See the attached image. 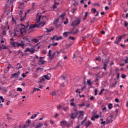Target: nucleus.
I'll return each mask as SVG.
<instances>
[{"mask_svg":"<svg viewBox=\"0 0 128 128\" xmlns=\"http://www.w3.org/2000/svg\"><path fill=\"white\" fill-rule=\"evenodd\" d=\"M46 16H42L41 15H38L37 14L36 16V23L34 25H31L30 26V29L34 28H42L46 24Z\"/></svg>","mask_w":128,"mask_h":128,"instance_id":"obj_1","label":"nucleus"},{"mask_svg":"<svg viewBox=\"0 0 128 128\" xmlns=\"http://www.w3.org/2000/svg\"><path fill=\"white\" fill-rule=\"evenodd\" d=\"M23 32H26V26L22 24H20L14 30V36H20Z\"/></svg>","mask_w":128,"mask_h":128,"instance_id":"obj_2","label":"nucleus"},{"mask_svg":"<svg viewBox=\"0 0 128 128\" xmlns=\"http://www.w3.org/2000/svg\"><path fill=\"white\" fill-rule=\"evenodd\" d=\"M60 54V52H52V50H50L48 54V56L50 60H52V58H56V56H59Z\"/></svg>","mask_w":128,"mask_h":128,"instance_id":"obj_3","label":"nucleus"},{"mask_svg":"<svg viewBox=\"0 0 128 128\" xmlns=\"http://www.w3.org/2000/svg\"><path fill=\"white\" fill-rule=\"evenodd\" d=\"M10 44H11V46H14L15 48H20H20H24V42H21V43L16 42L14 41L13 38L10 39Z\"/></svg>","mask_w":128,"mask_h":128,"instance_id":"obj_4","label":"nucleus"},{"mask_svg":"<svg viewBox=\"0 0 128 128\" xmlns=\"http://www.w3.org/2000/svg\"><path fill=\"white\" fill-rule=\"evenodd\" d=\"M32 6V9L31 10L30 9L28 10V11L25 13V14L24 16H22V10L20 11L19 14L20 16V20L22 21L24 20L26 18V14H28V12H30V10H34V4H33Z\"/></svg>","mask_w":128,"mask_h":128,"instance_id":"obj_5","label":"nucleus"},{"mask_svg":"<svg viewBox=\"0 0 128 128\" xmlns=\"http://www.w3.org/2000/svg\"><path fill=\"white\" fill-rule=\"evenodd\" d=\"M29 52L32 54H34L36 52V48L34 46H32L31 48H26L24 52Z\"/></svg>","mask_w":128,"mask_h":128,"instance_id":"obj_6","label":"nucleus"},{"mask_svg":"<svg viewBox=\"0 0 128 128\" xmlns=\"http://www.w3.org/2000/svg\"><path fill=\"white\" fill-rule=\"evenodd\" d=\"M74 113H72L71 115V118H72V120L76 118V117L78 114V110H76V108H74Z\"/></svg>","mask_w":128,"mask_h":128,"instance_id":"obj_7","label":"nucleus"},{"mask_svg":"<svg viewBox=\"0 0 128 128\" xmlns=\"http://www.w3.org/2000/svg\"><path fill=\"white\" fill-rule=\"evenodd\" d=\"M80 24V19H77L73 22L71 25H72V26H78Z\"/></svg>","mask_w":128,"mask_h":128,"instance_id":"obj_8","label":"nucleus"},{"mask_svg":"<svg viewBox=\"0 0 128 128\" xmlns=\"http://www.w3.org/2000/svg\"><path fill=\"white\" fill-rule=\"evenodd\" d=\"M122 36L116 37V40L114 42V44H118V42L122 40Z\"/></svg>","mask_w":128,"mask_h":128,"instance_id":"obj_9","label":"nucleus"},{"mask_svg":"<svg viewBox=\"0 0 128 128\" xmlns=\"http://www.w3.org/2000/svg\"><path fill=\"white\" fill-rule=\"evenodd\" d=\"M44 77L45 78V80H50V78H52V74L48 73L46 75H44Z\"/></svg>","mask_w":128,"mask_h":128,"instance_id":"obj_10","label":"nucleus"},{"mask_svg":"<svg viewBox=\"0 0 128 128\" xmlns=\"http://www.w3.org/2000/svg\"><path fill=\"white\" fill-rule=\"evenodd\" d=\"M74 102V99L72 98L70 100V106H76V103Z\"/></svg>","mask_w":128,"mask_h":128,"instance_id":"obj_11","label":"nucleus"},{"mask_svg":"<svg viewBox=\"0 0 128 128\" xmlns=\"http://www.w3.org/2000/svg\"><path fill=\"white\" fill-rule=\"evenodd\" d=\"M80 114V118H82L84 116V111H80L79 112H77V114Z\"/></svg>","mask_w":128,"mask_h":128,"instance_id":"obj_12","label":"nucleus"},{"mask_svg":"<svg viewBox=\"0 0 128 128\" xmlns=\"http://www.w3.org/2000/svg\"><path fill=\"white\" fill-rule=\"evenodd\" d=\"M40 114V112H37V114H34V115H32L31 117L30 118V120H34V118H35L36 116H38V115Z\"/></svg>","mask_w":128,"mask_h":128,"instance_id":"obj_13","label":"nucleus"},{"mask_svg":"<svg viewBox=\"0 0 128 128\" xmlns=\"http://www.w3.org/2000/svg\"><path fill=\"white\" fill-rule=\"evenodd\" d=\"M44 58V57H40V59L38 60V62L40 64H44V60H42V58Z\"/></svg>","mask_w":128,"mask_h":128,"instance_id":"obj_14","label":"nucleus"},{"mask_svg":"<svg viewBox=\"0 0 128 128\" xmlns=\"http://www.w3.org/2000/svg\"><path fill=\"white\" fill-rule=\"evenodd\" d=\"M60 124L62 126H66V121H62Z\"/></svg>","mask_w":128,"mask_h":128,"instance_id":"obj_15","label":"nucleus"},{"mask_svg":"<svg viewBox=\"0 0 128 128\" xmlns=\"http://www.w3.org/2000/svg\"><path fill=\"white\" fill-rule=\"evenodd\" d=\"M44 80H46V78H44V75L42 76L40 78V80L39 81V82H44Z\"/></svg>","mask_w":128,"mask_h":128,"instance_id":"obj_16","label":"nucleus"},{"mask_svg":"<svg viewBox=\"0 0 128 128\" xmlns=\"http://www.w3.org/2000/svg\"><path fill=\"white\" fill-rule=\"evenodd\" d=\"M16 68H17V70H20V68H22V65L18 63L16 64Z\"/></svg>","mask_w":128,"mask_h":128,"instance_id":"obj_17","label":"nucleus"},{"mask_svg":"<svg viewBox=\"0 0 128 128\" xmlns=\"http://www.w3.org/2000/svg\"><path fill=\"white\" fill-rule=\"evenodd\" d=\"M108 62H106L104 63V69L105 70H106V66H108Z\"/></svg>","mask_w":128,"mask_h":128,"instance_id":"obj_18","label":"nucleus"},{"mask_svg":"<svg viewBox=\"0 0 128 128\" xmlns=\"http://www.w3.org/2000/svg\"><path fill=\"white\" fill-rule=\"evenodd\" d=\"M112 116H109L108 118H107V122H112Z\"/></svg>","mask_w":128,"mask_h":128,"instance_id":"obj_19","label":"nucleus"},{"mask_svg":"<svg viewBox=\"0 0 128 128\" xmlns=\"http://www.w3.org/2000/svg\"><path fill=\"white\" fill-rule=\"evenodd\" d=\"M2 50H8V46H6L4 45V44H2Z\"/></svg>","mask_w":128,"mask_h":128,"instance_id":"obj_20","label":"nucleus"},{"mask_svg":"<svg viewBox=\"0 0 128 128\" xmlns=\"http://www.w3.org/2000/svg\"><path fill=\"white\" fill-rule=\"evenodd\" d=\"M72 34V32H64L63 34V36H68V34Z\"/></svg>","mask_w":128,"mask_h":128,"instance_id":"obj_21","label":"nucleus"},{"mask_svg":"<svg viewBox=\"0 0 128 128\" xmlns=\"http://www.w3.org/2000/svg\"><path fill=\"white\" fill-rule=\"evenodd\" d=\"M58 4H60L54 2V4L52 6L53 10H56V6H58Z\"/></svg>","mask_w":128,"mask_h":128,"instance_id":"obj_22","label":"nucleus"},{"mask_svg":"<svg viewBox=\"0 0 128 128\" xmlns=\"http://www.w3.org/2000/svg\"><path fill=\"white\" fill-rule=\"evenodd\" d=\"M12 78H18V74L16 73H14L12 74Z\"/></svg>","mask_w":128,"mask_h":128,"instance_id":"obj_23","label":"nucleus"},{"mask_svg":"<svg viewBox=\"0 0 128 128\" xmlns=\"http://www.w3.org/2000/svg\"><path fill=\"white\" fill-rule=\"evenodd\" d=\"M90 124H92L90 121H88V123H86L85 126L86 128H88L89 126H90Z\"/></svg>","mask_w":128,"mask_h":128,"instance_id":"obj_24","label":"nucleus"},{"mask_svg":"<svg viewBox=\"0 0 128 128\" xmlns=\"http://www.w3.org/2000/svg\"><path fill=\"white\" fill-rule=\"evenodd\" d=\"M42 126H43V125H42V123H39L38 125H36V128H40V127Z\"/></svg>","mask_w":128,"mask_h":128,"instance_id":"obj_25","label":"nucleus"},{"mask_svg":"<svg viewBox=\"0 0 128 128\" xmlns=\"http://www.w3.org/2000/svg\"><path fill=\"white\" fill-rule=\"evenodd\" d=\"M108 108L109 110H112V104H110L108 105Z\"/></svg>","mask_w":128,"mask_h":128,"instance_id":"obj_26","label":"nucleus"},{"mask_svg":"<svg viewBox=\"0 0 128 128\" xmlns=\"http://www.w3.org/2000/svg\"><path fill=\"white\" fill-rule=\"evenodd\" d=\"M62 40V36H60V37H57L56 38V40Z\"/></svg>","mask_w":128,"mask_h":128,"instance_id":"obj_27","label":"nucleus"},{"mask_svg":"<svg viewBox=\"0 0 128 128\" xmlns=\"http://www.w3.org/2000/svg\"><path fill=\"white\" fill-rule=\"evenodd\" d=\"M94 42L95 44H100V41L98 39H96L95 40H94Z\"/></svg>","mask_w":128,"mask_h":128,"instance_id":"obj_28","label":"nucleus"},{"mask_svg":"<svg viewBox=\"0 0 128 128\" xmlns=\"http://www.w3.org/2000/svg\"><path fill=\"white\" fill-rule=\"evenodd\" d=\"M92 14H95V12H96V10L94 8H92Z\"/></svg>","mask_w":128,"mask_h":128,"instance_id":"obj_29","label":"nucleus"},{"mask_svg":"<svg viewBox=\"0 0 128 128\" xmlns=\"http://www.w3.org/2000/svg\"><path fill=\"white\" fill-rule=\"evenodd\" d=\"M88 16V12H86L85 13L84 20H86V17H87Z\"/></svg>","mask_w":128,"mask_h":128,"instance_id":"obj_30","label":"nucleus"},{"mask_svg":"<svg viewBox=\"0 0 128 128\" xmlns=\"http://www.w3.org/2000/svg\"><path fill=\"white\" fill-rule=\"evenodd\" d=\"M87 84L88 86H92V82H90V80H88Z\"/></svg>","mask_w":128,"mask_h":128,"instance_id":"obj_31","label":"nucleus"},{"mask_svg":"<svg viewBox=\"0 0 128 128\" xmlns=\"http://www.w3.org/2000/svg\"><path fill=\"white\" fill-rule=\"evenodd\" d=\"M62 105H58V106H57V108H58V110H62Z\"/></svg>","mask_w":128,"mask_h":128,"instance_id":"obj_32","label":"nucleus"},{"mask_svg":"<svg viewBox=\"0 0 128 128\" xmlns=\"http://www.w3.org/2000/svg\"><path fill=\"white\" fill-rule=\"evenodd\" d=\"M0 100H2V102H4V99L2 97V96H0Z\"/></svg>","mask_w":128,"mask_h":128,"instance_id":"obj_33","label":"nucleus"},{"mask_svg":"<svg viewBox=\"0 0 128 128\" xmlns=\"http://www.w3.org/2000/svg\"><path fill=\"white\" fill-rule=\"evenodd\" d=\"M50 94L51 96H56V92L53 91V92H50Z\"/></svg>","mask_w":128,"mask_h":128,"instance_id":"obj_34","label":"nucleus"},{"mask_svg":"<svg viewBox=\"0 0 128 128\" xmlns=\"http://www.w3.org/2000/svg\"><path fill=\"white\" fill-rule=\"evenodd\" d=\"M32 41L34 42H38V40L37 39V38H34L33 39Z\"/></svg>","mask_w":128,"mask_h":128,"instance_id":"obj_35","label":"nucleus"},{"mask_svg":"<svg viewBox=\"0 0 128 128\" xmlns=\"http://www.w3.org/2000/svg\"><path fill=\"white\" fill-rule=\"evenodd\" d=\"M78 106H86V104L84 103H82V104H78Z\"/></svg>","mask_w":128,"mask_h":128,"instance_id":"obj_36","label":"nucleus"},{"mask_svg":"<svg viewBox=\"0 0 128 128\" xmlns=\"http://www.w3.org/2000/svg\"><path fill=\"white\" fill-rule=\"evenodd\" d=\"M68 24V20L66 18V20L64 22V24Z\"/></svg>","mask_w":128,"mask_h":128,"instance_id":"obj_37","label":"nucleus"},{"mask_svg":"<svg viewBox=\"0 0 128 128\" xmlns=\"http://www.w3.org/2000/svg\"><path fill=\"white\" fill-rule=\"evenodd\" d=\"M17 91L18 92H22V88H17Z\"/></svg>","mask_w":128,"mask_h":128,"instance_id":"obj_38","label":"nucleus"},{"mask_svg":"<svg viewBox=\"0 0 128 128\" xmlns=\"http://www.w3.org/2000/svg\"><path fill=\"white\" fill-rule=\"evenodd\" d=\"M58 43L56 42V43L52 44V46H58Z\"/></svg>","mask_w":128,"mask_h":128,"instance_id":"obj_39","label":"nucleus"},{"mask_svg":"<svg viewBox=\"0 0 128 128\" xmlns=\"http://www.w3.org/2000/svg\"><path fill=\"white\" fill-rule=\"evenodd\" d=\"M102 110L103 112H106V107H104L102 109Z\"/></svg>","mask_w":128,"mask_h":128,"instance_id":"obj_40","label":"nucleus"},{"mask_svg":"<svg viewBox=\"0 0 128 128\" xmlns=\"http://www.w3.org/2000/svg\"><path fill=\"white\" fill-rule=\"evenodd\" d=\"M64 112H68V107H66L64 108Z\"/></svg>","mask_w":128,"mask_h":128,"instance_id":"obj_41","label":"nucleus"},{"mask_svg":"<svg viewBox=\"0 0 128 128\" xmlns=\"http://www.w3.org/2000/svg\"><path fill=\"white\" fill-rule=\"evenodd\" d=\"M124 26H126V27L128 26V22H126V21H124Z\"/></svg>","mask_w":128,"mask_h":128,"instance_id":"obj_42","label":"nucleus"},{"mask_svg":"<svg viewBox=\"0 0 128 128\" xmlns=\"http://www.w3.org/2000/svg\"><path fill=\"white\" fill-rule=\"evenodd\" d=\"M58 22V19H56V20H55V21L54 22V24H57Z\"/></svg>","mask_w":128,"mask_h":128,"instance_id":"obj_43","label":"nucleus"},{"mask_svg":"<svg viewBox=\"0 0 128 128\" xmlns=\"http://www.w3.org/2000/svg\"><path fill=\"white\" fill-rule=\"evenodd\" d=\"M70 40H74L75 38L74 37H72V36H70L69 38Z\"/></svg>","mask_w":128,"mask_h":128,"instance_id":"obj_44","label":"nucleus"},{"mask_svg":"<svg viewBox=\"0 0 128 128\" xmlns=\"http://www.w3.org/2000/svg\"><path fill=\"white\" fill-rule=\"evenodd\" d=\"M122 78H126V74H122Z\"/></svg>","mask_w":128,"mask_h":128,"instance_id":"obj_45","label":"nucleus"},{"mask_svg":"<svg viewBox=\"0 0 128 128\" xmlns=\"http://www.w3.org/2000/svg\"><path fill=\"white\" fill-rule=\"evenodd\" d=\"M56 38H58V36H53L52 38V40H56Z\"/></svg>","mask_w":128,"mask_h":128,"instance_id":"obj_46","label":"nucleus"},{"mask_svg":"<svg viewBox=\"0 0 128 128\" xmlns=\"http://www.w3.org/2000/svg\"><path fill=\"white\" fill-rule=\"evenodd\" d=\"M94 118H100V116L96 114V115H95Z\"/></svg>","mask_w":128,"mask_h":128,"instance_id":"obj_47","label":"nucleus"},{"mask_svg":"<svg viewBox=\"0 0 128 128\" xmlns=\"http://www.w3.org/2000/svg\"><path fill=\"white\" fill-rule=\"evenodd\" d=\"M46 32H52V29L48 30V28H46Z\"/></svg>","mask_w":128,"mask_h":128,"instance_id":"obj_48","label":"nucleus"},{"mask_svg":"<svg viewBox=\"0 0 128 128\" xmlns=\"http://www.w3.org/2000/svg\"><path fill=\"white\" fill-rule=\"evenodd\" d=\"M124 62H126V64H128V58H126V59L125 60H124Z\"/></svg>","mask_w":128,"mask_h":128,"instance_id":"obj_49","label":"nucleus"},{"mask_svg":"<svg viewBox=\"0 0 128 128\" xmlns=\"http://www.w3.org/2000/svg\"><path fill=\"white\" fill-rule=\"evenodd\" d=\"M94 100V96H91L90 98V100Z\"/></svg>","mask_w":128,"mask_h":128,"instance_id":"obj_50","label":"nucleus"},{"mask_svg":"<svg viewBox=\"0 0 128 128\" xmlns=\"http://www.w3.org/2000/svg\"><path fill=\"white\" fill-rule=\"evenodd\" d=\"M76 92H78L79 94H80V89L78 88L76 90Z\"/></svg>","mask_w":128,"mask_h":128,"instance_id":"obj_51","label":"nucleus"},{"mask_svg":"<svg viewBox=\"0 0 128 128\" xmlns=\"http://www.w3.org/2000/svg\"><path fill=\"white\" fill-rule=\"evenodd\" d=\"M76 10V8H74V9H72V12L73 14H74Z\"/></svg>","mask_w":128,"mask_h":128,"instance_id":"obj_52","label":"nucleus"},{"mask_svg":"<svg viewBox=\"0 0 128 128\" xmlns=\"http://www.w3.org/2000/svg\"><path fill=\"white\" fill-rule=\"evenodd\" d=\"M34 92H36V90H38V91L40 90L37 88H34Z\"/></svg>","mask_w":128,"mask_h":128,"instance_id":"obj_53","label":"nucleus"},{"mask_svg":"<svg viewBox=\"0 0 128 128\" xmlns=\"http://www.w3.org/2000/svg\"><path fill=\"white\" fill-rule=\"evenodd\" d=\"M96 94H98V90H95V91H94V95H95V96H96Z\"/></svg>","mask_w":128,"mask_h":128,"instance_id":"obj_54","label":"nucleus"},{"mask_svg":"<svg viewBox=\"0 0 128 128\" xmlns=\"http://www.w3.org/2000/svg\"><path fill=\"white\" fill-rule=\"evenodd\" d=\"M66 16V13H62V14L61 15V18H64Z\"/></svg>","mask_w":128,"mask_h":128,"instance_id":"obj_55","label":"nucleus"},{"mask_svg":"<svg viewBox=\"0 0 128 128\" xmlns=\"http://www.w3.org/2000/svg\"><path fill=\"white\" fill-rule=\"evenodd\" d=\"M115 102H120V100H118V98H116L115 99Z\"/></svg>","mask_w":128,"mask_h":128,"instance_id":"obj_56","label":"nucleus"},{"mask_svg":"<svg viewBox=\"0 0 128 128\" xmlns=\"http://www.w3.org/2000/svg\"><path fill=\"white\" fill-rule=\"evenodd\" d=\"M26 74L25 73L22 74V78H26Z\"/></svg>","mask_w":128,"mask_h":128,"instance_id":"obj_57","label":"nucleus"},{"mask_svg":"<svg viewBox=\"0 0 128 128\" xmlns=\"http://www.w3.org/2000/svg\"><path fill=\"white\" fill-rule=\"evenodd\" d=\"M96 60H100V57L98 56L96 58Z\"/></svg>","mask_w":128,"mask_h":128,"instance_id":"obj_58","label":"nucleus"},{"mask_svg":"<svg viewBox=\"0 0 128 128\" xmlns=\"http://www.w3.org/2000/svg\"><path fill=\"white\" fill-rule=\"evenodd\" d=\"M86 118H85L84 120H83V121L82 122V124H84V122H86Z\"/></svg>","mask_w":128,"mask_h":128,"instance_id":"obj_59","label":"nucleus"},{"mask_svg":"<svg viewBox=\"0 0 128 128\" xmlns=\"http://www.w3.org/2000/svg\"><path fill=\"white\" fill-rule=\"evenodd\" d=\"M2 32H3V34H4V36L6 34V30H3Z\"/></svg>","mask_w":128,"mask_h":128,"instance_id":"obj_60","label":"nucleus"},{"mask_svg":"<svg viewBox=\"0 0 128 128\" xmlns=\"http://www.w3.org/2000/svg\"><path fill=\"white\" fill-rule=\"evenodd\" d=\"M33 76H34V78H38V74H34L33 75Z\"/></svg>","mask_w":128,"mask_h":128,"instance_id":"obj_61","label":"nucleus"},{"mask_svg":"<svg viewBox=\"0 0 128 128\" xmlns=\"http://www.w3.org/2000/svg\"><path fill=\"white\" fill-rule=\"evenodd\" d=\"M54 123V122L52 120H50V124H53Z\"/></svg>","mask_w":128,"mask_h":128,"instance_id":"obj_62","label":"nucleus"},{"mask_svg":"<svg viewBox=\"0 0 128 128\" xmlns=\"http://www.w3.org/2000/svg\"><path fill=\"white\" fill-rule=\"evenodd\" d=\"M39 88H42V84L39 85Z\"/></svg>","mask_w":128,"mask_h":128,"instance_id":"obj_63","label":"nucleus"},{"mask_svg":"<svg viewBox=\"0 0 128 128\" xmlns=\"http://www.w3.org/2000/svg\"><path fill=\"white\" fill-rule=\"evenodd\" d=\"M84 0H82L80 1V4H84Z\"/></svg>","mask_w":128,"mask_h":128,"instance_id":"obj_64","label":"nucleus"}]
</instances>
